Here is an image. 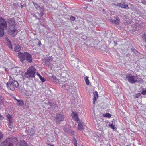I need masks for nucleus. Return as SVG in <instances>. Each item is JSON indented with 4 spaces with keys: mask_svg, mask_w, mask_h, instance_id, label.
<instances>
[{
    "mask_svg": "<svg viewBox=\"0 0 146 146\" xmlns=\"http://www.w3.org/2000/svg\"><path fill=\"white\" fill-rule=\"evenodd\" d=\"M6 117L8 119L9 122H12V119L11 115L8 114L6 115Z\"/></svg>",
    "mask_w": 146,
    "mask_h": 146,
    "instance_id": "obj_21",
    "label": "nucleus"
},
{
    "mask_svg": "<svg viewBox=\"0 0 146 146\" xmlns=\"http://www.w3.org/2000/svg\"><path fill=\"white\" fill-rule=\"evenodd\" d=\"M41 25L42 26H44V24H41Z\"/></svg>",
    "mask_w": 146,
    "mask_h": 146,
    "instance_id": "obj_46",
    "label": "nucleus"
},
{
    "mask_svg": "<svg viewBox=\"0 0 146 146\" xmlns=\"http://www.w3.org/2000/svg\"><path fill=\"white\" fill-rule=\"evenodd\" d=\"M36 72V69L33 66H31L28 69L27 72L24 75V76L28 78H34Z\"/></svg>",
    "mask_w": 146,
    "mask_h": 146,
    "instance_id": "obj_4",
    "label": "nucleus"
},
{
    "mask_svg": "<svg viewBox=\"0 0 146 146\" xmlns=\"http://www.w3.org/2000/svg\"><path fill=\"white\" fill-rule=\"evenodd\" d=\"M74 132H73V131H72V134L73 135H74Z\"/></svg>",
    "mask_w": 146,
    "mask_h": 146,
    "instance_id": "obj_45",
    "label": "nucleus"
},
{
    "mask_svg": "<svg viewBox=\"0 0 146 146\" xmlns=\"http://www.w3.org/2000/svg\"><path fill=\"white\" fill-rule=\"evenodd\" d=\"M18 56L20 60L22 63H23L25 59L29 63H31L32 62V56L29 53L19 52L18 53Z\"/></svg>",
    "mask_w": 146,
    "mask_h": 146,
    "instance_id": "obj_1",
    "label": "nucleus"
},
{
    "mask_svg": "<svg viewBox=\"0 0 146 146\" xmlns=\"http://www.w3.org/2000/svg\"><path fill=\"white\" fill-rule=\"evenodd\" d=\"M20 143V145L19 146H29L24 140H21Z\"/></svg>",
    "mask_w": 146,
    "mask_h": 146,
    "instance_id": "obj_15",
    "label": "nucleus"
},
{
    "mask_svg": "<svg viewBox=\"0 0 146 146\" xmlns=\"http://www.w3.org/2000/svg\"><path fill=\"white\" fill-rule=\"evenodd\" d=\"M78 129L79 130H84V127L83 126V123L82 121H80L78 122Z\"/></svg>",
    "mask_w": 146,
    "mask_h": 146,
    "instance_id": "obj_11",
    "label": "nucleus"
},
{
    "mask_svg": "<svg viewBox=\"0 0 146 146\" xmlns=\"http://www.w3.org/2000/svg\"><path fill=\"white\" fill-rule=\"evenodd\" d=\"M72 141L75 146H77V141L74 138L72 139Z\"/></svg>",
    "mask_w": 146,
    "mask_h": 146,
    "instance_id": "obj_26",
    "label": "nucleus"
},
{
    "mask_svg": "<svg viewBox=\"0 0 146 146\" xmlns=\"http://www.w3.org/2000/svg\"><path fill=\"white\" fill-rule=\"evenodd\" d=\"M21 50V48L19 45L16 46L14 50L16 52H19Z\"/></svg>",
    "mask_w": 146,
    "mask_h": 146,
    "instance_id": "obj_20",
    "label": "nucleus"
},
{
    "mask_svg": "<svg viewBox=\"0 0 146 146\" xmlns=\"http://www.w3.org/2000/svg\"><path fill=\"white\" fill-rule=\"evenodd\" d=\"M70 19L72 21H74L75 20V18L74 17L72 16L70 17Z\"/></svg>",
    "mask_w": 146,
    "mask_h": 146,
    "instance_id": "obj_35",
    "label": "nucleus"
},
{
    "mask_svg": "<svg viewBox=\"0 0 146 146\" xmlns=\"http://www.w3.org/2000/svg\"><path fill=\"white\" fill-rule=\"evenodd\" d=\"M16 100L17 101L18 103L17 105L18 106H22L24 104V103L22 100H18L16 99Z\"/></svg>",
    "mask_w": 146,
    "mask_h": 146,
    "instance_id": "obj_17",
    "label": "nucleus"
},
{
    "mask_svg": "<svg viewBox=\"0 0 146 146\" xmlns=\"http://www.w3.org/2000/svg\"><path fill=\"white\" fill-rule=\"evenodd\" d=\"M133 51L134 52H137V51L135 49H133Z\"/></svg>",
    "mask_w": 146,
    "mask_h": 146,
    "instance_id": "obj_44",
    "label": "nucleus"
},
{
    "mask_svg": "<svg viewBox=\"0 0 146 146\" xmlns=\"http://www.w3.org/2000/svg\"><path fill=\"white\" fill-rule=\"evenodd\" d=\"M126 79L129 82L132 84L137 82H143L142 79L141 78H138L137 76L132 75L129 73L126 74Z\"/></svg>",
    "mask_w": 146,
    "mask_h": 146,
    "instance_id": "obj_2",
    "label": "nucleus"
},
{
    "mask_svg": "<svg viewBox=\"0 0 146 146\" xmlns=\"http://www.w3.org/2000/svg\"><path fill=\"white\" fill-rule=\"evenodd\" d=\"M3 118V117L1 115H0V120H2Z\"/></svg>",
    "mask_w": 146,
    "mask_h": 146,
    "instance_id": "obj_41",
    "label": "nucleus"
},
{
    "mask_svg": "<svg viewBox=\"0 0 146 146\" xmlns=\"http://www.w3.org/2000/svg\"><path fill=\"white\" fill-rule=\"evenodd\" d=\"M71 115L74 121H79L78 115L76 113L72 111Z\"/></svg>",
    "mask_w": 146,
    "mask_h": 146,
    "instance_id": "obj_10",
    "label": "nucleus"
},
{
    "mask_svg": "<svg viewBox=\"0 0 146 146\" xmlns=\"http://www.w3.org/2000/svg\"><path fill=\"white\" fill-rule=\"evenodd\" d=\"M119 6L120 7L123 8H126L128 7L127 3L123 1H122L119 4Z\"/></svg>",
    "mask_w": 146,
    "mask_h": 146,
    "instance_id": "obj_12",
    "label": "nucleus"
},
{
    "mask_svg": "<svg viewBox=\"0 0 146 146\" xmlns=\"http://www.w3.org/2000/svg\"><path fill=\"white\" fill-rule=\"evenodd\" d=\"M7 45L10 48V49H13L11 44L10 41H8V42L7 43Z\"/></svg>",
    "mask_w": 146,
    "mask_h": 146,
    "instance_id": "obj_28",
    "label": "nucleus"
},
{
    "mask_svg": "<svg viewBox=\"0 0 146 146\" xmlns=\"http://www.w3.org/2000/svg\"><path fill=\"white\" fill-rule=\"evenodd\" d=\"M15 25H10L9 26L8 32L12 36H14L15 34L14 33L17 31V30L15 28Z\"/></svg>",
    "mask_w": 146,
    "mask_h": 146,
    "instance_id": "obj_7",
    "label": "nucleus"
},
{
    "mask_svg": "<svg viewBox=\"0 0 146 146\" xmlns=\"http://www.w3.org/2000/svg\"><path fill=\"white\" fill-rule=\"evenodd\" d=\"M44 9L43 10H41L40 12V13L39 14V17L40 18H41V17H42L44 14Z\"/></svg>",
    "mask_w": 146,
    "mask_h": 146,
    "instance_id": "obj_27",
    "label": "nucleus"
},
{
    "mask_svg": "<svg viewBox=\"0 0 146 146\" xmlns=\"http://www.w3.org/2000/svg\"><path fill=\"white\" fill-rule=\"evenodd\" d=\"M104 117H106L108 118H110L111 117V115L109 113H106L105 115H104Z\"/></svg>",
    "mask_w": 146,
    "mask_h": 146,
    "instance_id": "obj_29",
    "label": "nucleus"
},
{
    "mask_svg": "<svg viewBox=\"0 0 146 146\" xmlns=\"http://www.w3.org/2000/svg\"><path fill=\"white\" fill-rule=\"evenodd\" d=\"M25 132H26V133H27V130H26L25 131Z\"/></svg>",
    "mask_w": 146,
    "mask_h": 146,
    "instance_id": "obj_48",
    "label": "nucleus"
},
{
    "mask_svg": "<svg viewBox=\"0 0 146 146\" xmlns=\"http://www.w3.org/2000/svg\"><path fill=\"white\" fill-rule=\"evenodd\" d=\"M4 98L3 97L0 95V104L1 105L3 104L4 102Z\"/></svg>",
    "mask_w": 146,
    "mask_h": 146,
    "instance_id": "obj_23",
    "label": "nucleus"
},
{
    "mask_svg": "<svg viewBox=\"0 0 146 146\" xmlns=\"http://www.w3.org/2000/svg\"><path fill=\"white\" fill-rule=\"evenodd\" d=\"M19 86V84L18 82L16 81L12 82H9L7 84V86L11 90H14L15 88H17Z\"/></svg>",
    "mask_w": 146,
    "mask_h": 146,
    "instance_id": "obj_6",
    "label": "nucleus"
},
{
    "mask_svg": "<svg viewBox=\"0 0 146 146\" xmlns=\"http://www.w3.org/2000/svg\"><path fill=\"white\" fill-rule=\"evenodd\" d=\"M13 121L12 122H9L8 124L9 127L11 129L13 127Z\"/></svg>",
    "mask_w": 146,
    "mask_h": 146,
    "instance_id": "obj_32",
    "label": "nucleus"
},
{
    "mask_svg": "<svg viewBox=\"0 0 146 146\" xmlns=\"http://www.w3.org/2000/svg\"><path fill=\"white\" fill-rule=\"evenodd\" d=\"M4 135L1 132H0V143L1 140L3 138Z\"/></svg>",
    "mask_w": 146,
    "mask_h": 146,
    "instance_id": "obj_33",
    "label": "nucleus"
},
{
    "mask_svg": "<svg viewBox=\"0 0 146 146\" xmlns=\"http://www.w3.org/2000/svg\"><path fill=\"white\" fill-rule=\"evenodd\" d=\"M10 78H9V81L11 82H12L14 81H15V80H13V79L11 77L9 76Z\"/></svg>",
    "mask_w": 146,
    "mask_h": 146,
    "instance_id": "obj_36",
    "label": "nucleus"
},
{
    "mask_svg": "<svg viewBox=\"0 0 146 146\" xmlns=\"http://www.w3.org/2000/svg\"><path fill=\"white\" fill-rule=\"evenodd\" d=\"M90 1H91L92 0H89Z\"/></svg>",
    "mask_w": 146,
    "mask_h": 146,
    "instance_id": "obj_50",
    "label": "nucleus"
},
{
    "mask_svg": "<svg viewBox=\"0 0 146 146\" xmlns=\"http://www.w3.org/2000/svg\"><path fill=\"white\" fill-rule=\"evenodd\" d=\"M141 95V94L140 93H137V94L136 95L135 98H138V97H140V96Z\"/></svg>",
    "mask_w": 146,
    "mask_h": 146,
    "instance_id": "obj_37",
    "label": "nucleus"
},
{
    "mask_svg": "<svg viewBox=\"0 0 146 146\" xmlns=\"http://www.w3.org/2000/svg\"><path fill=\"white\" fill-rule=\"evenodd\" d=\"M109 126L110 127L114 130L115 128V126L113 124V123L111 124H109Z\"/></svg>",
    "mask_w": 146,
    "mask_h": 146,
    "instance_id": "obj_31",
    "label": "nucleus"
},
{
    "mask_svg": "<svg viewBox=\"0 0 146 146\" xmlns=\"http://www.w3.org/2000/svg\"><path fill=\"white\" fill-rule=\"evenodd\" d=\"M33 16L36 19H37L38 20H40V18L38 17L35 14H34V15H33Z\"/></svg>",
    "mask_w": 146,
    "mask_h": 146,
    "instance_id": "obj_38",
    "label": "nucleus"
},
{
    "mask_svg": "<svg viewBox=\"0 0 146 146\" xmlns=\"http://www.w3.org/2000/svg\"><path fill=\"white\" fill-rule=\"evenodd\" d=\"M18 143V140L15 137L9 138L2 142L1 145L2 146H17Z\"/></svg>",
    "mask_w": 146,
    "mask_h": 146,
    "instance_id": "obj_3",
    "label": "nucleus"
},
{
    "mask_svg": "<svg viewBox=\"0 0 146 146\" xmlns=\"http://www.w3.org/2000/svg\"><path fill=\"white\" fill-rule=\"evenodd\" d=\"M52 146H54V145H52Z\"/></svg>",
    "mask_w": 146,
    "mask_h": 146,
    "instance_id": "obj_51",
    "label": "nucleus"
},
{
    "mask_svg": "<svg viewBox=\"0 0 146 146\" xmlns=\"http://www.w3.org/2000/svg\"><path fill=\"white\" fill-rule=\"evenodd\" d=\"M88 77L87 76H86L84 78L86 83L87 85H88L89 83V81L88 79Z\"/></svg>",
    "mask_w": 146,
    "mask_h": 146,
    "instance_id": "obj_24",
    "label": "nucleus"
},
{
    "mask_svg": "<svg viewBox=\"0 0 146 146\" xmlns=\"http://www.w3.org/2000/svg\"><path fill=\"white\" fill-rule=\"evenodd\" d=\"M30 130L29 131V135L30 136H33V135L35 133V131L34 129L33 128H31L29 130Z\"/></svg>",
    "mask_w": 146,
    "mask_h": 146,
    "instance_id": "obj_19",
    "label": "nucleus"
},
{
    "mask_svg": "<svg viewBox=\"0 0 146 146\" xmlns=\"http://www.w3.org/2000/svg\"><path fill=\"white\" fill-rule=\"evenodd\" d=\"M33 3L34 5L35 8L37 10H39V11L44 9L43 7H41L37 4L36 3L34 2H33Z\"/></svg>",
    "mask_w": 146,
    "mask_h": 146,
    "instance_id": "obj_13",
    "label": "nucleus"
},
{
    "mask_svg": "<svg viewBox=\"0 0 146 146\" xmlns=\"http://www.w3.org/2000/svg\"><path fill=\"white\" fill-rule=\"evenodd\" d=\"M141 94L144 95H146V89L142 91Z\"/></svg>",
    "mask_w": 146,
    "mask_h": 146,
    "instance_id": "obj_34",
    "label": "nucleus"
},
{
    "mask_svg": "<svg viewBox=\"0 0 146 146\" xmlns=\"http://www.w3.org/2000/svg\"><path fill=\"white\" fill-rule=\"evenodd\" d=\"M94 94V98H93V104H94L97 98H98V93L96 91H95L93 92Z\"/></svg>",
    "mask_w": 146,
    "mask_h": 146,
    "instance_id": "obj_14",
    "label": "nucleus"
},
{
    "mask_svg": "<svg viewBox=\"0 0 146 146\" xmlns=\"http://www.w3.org/2000/svg\"><path fill=\"white\" fill-rule=\"evenodd\" d=\"M110 14L111 15H112L113 14V12L112 11H110Z\"/></svg>",
    "mask_w": 146,
    "mask_h": 146,
    "instance_id": "obj_43",
    "label": "nucleus"
},
{
    "mask_svg": "<svg viewBox=\"0 0 146 146\" xmlns=\"http://www.w3.org/2000/svg\"><path fill=\"white\" fill-rule=\"evenodd\" d=\"M41 45V43L40 41H39L38 44V45L39 46H40Z\"/></svg>",
    "mask_w": 146,
    "mask_h": 146,
    "instance_id": "obj_42",
    "label": "nucleus"
},
{
    "mask_svg": "<svg viewBox=\"0 0 146 146\" xmlns=\"http://www.w3.org/2000/svg\"><path fill=\"white\" fill-rule=\"evenodd\" d=\"M56 82V83H58L59 82V80H58L56 78V79L54 80Z\"/></svg>",
    "mask_w": 146,
    "mask_h": 146,
    "instance_id": "obj_39",
    "label": "nucleus"
},
{
    "mask_svg": "<svg viewBox=\"0 0 146 146\" xmlns=\"http://www.w3.org/2000/svg\"><path fill=\"white\" fill-rule=\"evenodd\" d=\"M139 29V28H138V29H137H137H136V30H138Z\"/></svg>",
    "mask_w": 146,
    "mask_h": 146,
    "instance_id": "obj_49",
    "label": "nucleus"
},
{
    "mask_svg": "<svg viewBox=\"0 0 146 146\" xmlns=\"http://www.w3.org/2000/svg\"><path fill=\"white\" fill-rule=\"evenodd\" d=\"M37 75L40 78L42 82H44L45 81V80L38 73H37Z\"/></svg>",
    "mask_w": 146,
    "mask_h": 146,
    "instance_id": "obj_22",
    "label": "nucleus"
},
{
    "mask_svg": "<svg viewBox=\"0 0 146 146\" xmlns=\"http://www.w3.org/2000/svg\"><path fill=\"white\" fill-rule=\"evenodd\" d=\"M56 78V77L54 76H52L51 77V78H52V79L54 80Z\"/></svg>",
    "mask_w": 146,
    "mask_h": 146,
    "instance_id": "obj_40",
    "label": "nucleus"
},
{
    "mask_svg": "<svg viewBox=\"0 0 146 146\" xmlns=\"http://www.w3.org/2000/svg\"><path fill=\"white\" fill-rule=\"evenodd\" d=\"M71 93L72 94H74V92H72Z\"/></svg>",
    "mask_w": 146,
    "mask_h": 146,
    "instance_id": "obj_47",
    "label": "nucleus"
},
{
    "mask_svg": "<svg viewBox=\"0 0 146 146\" xmlns=\"http://www.w3.org/2000/svg\"><path fill=\"white\" fill-rule=\"evenodd\" d=\"M143 41L146 43V34L142 35Z\"/></svg>",
    "mask_w": 146,
    "mask_h": 146,
    "instance_id": "obj_30",
    "label": "nucleus"
},
{
    "mask_svg": "<svg viewBox=\"0 0 146 146\" xmlns=\"http://www.w3.org/2000/svg\"><path fill=\"white\" fill-rule=\"evenodd\" d=\"M113 19L112 17H111L109 19L110 21L112 23L116 24H119L120 23V20L119 18L117 16H114Z\"/></svg>",
    "mask_w": 146,
    "mask_h": 146,
    "instance_id": "obj_9",
    "label": "nucleus"
},
{
    "mask_svg": "<svg viewBox=\"0 0 146 146\" xmlns=\"http://www.w3.org/2000/svg\"><path fill=\"white\" fill-rule=\"evenodd\" d=\"M62 87L64 89L69 90V92H70V87L68 85L65 84L63 85L62 86Z\"/></svg>",
    "mask_w": 146,
    "mask_h": 146,
    "instance_id": "obj_18",
    "label": "nucleus"
},
{
    "mask_svg": "<svg viewBox=\"0 0 146 146\" xmlns=\"http://www.w3.org/2000/svg\"><path fill=\"white\" fill-rule=\"evenodd\" d=\"M8 23L10 25H15L14 19L13 18L9 19L8 21Z\"/></svg>",
    "mask_w": 146,
    "mask_h": 146,
    "instance_id": "obj_16",
    "label": "nucleus"
},
{
    "mask_svg": "<svg viewBox=\"0 0 146 146\" xmlns=\"http://www.w3.org/2000/svg\"><path fill=\"white\" fill-rule=\"evenodd\" d=\"M52 57H48L46 59V62H48L50 63L52 61Z\"/></svg>",
    "mask_w": 146,
    "mask_h": 146,
    "instance_id": "obj_25",
    "label": "nucleus"
},
{
    "mask_svg": "<svg viewBox=\"0 0 146 146\" xmlns=\"http://www.w3.org/2000/svg\"><path fill=\"white\" fill-rule=\"evenodd\" d=\"M55 119L56 123L59 124L62 121L64 120V117L63 115L61 114H57L56 115Z\"/></svg>",
    "mask_w": 146,
    "mask_h": 146,
    "instance_id": "obj_8",
    "label": "nucleus"
},
{
    "mask_svg": "<svg viewBox=\"0 0 146 146\" xmlns=\"http://www.w3.org/2000/svg\"><path fill=\"white\" fill-rule=\"evenodd\" d=\"M7 27L6 22L2 17H0V37H2L4 35V30Z\"/></svg>",
    "mask_w": 146,
    "mask_h": 146,
    "instance_id": "obj_5",
    "label": "nucleus"
}]
</instances>
